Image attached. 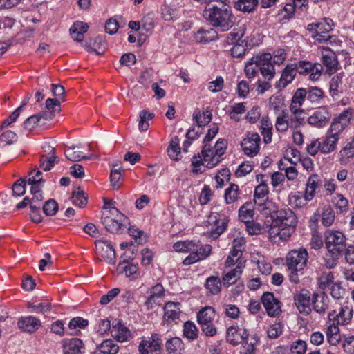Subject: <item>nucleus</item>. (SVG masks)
I'll return each instance as SVG.
<instances>
[{
	"label": "nucleus",
	"instance_id": "obj_25",
	"mask_svg": "<svg viewBox=\"0 0 354 354\" xmlns=\"http://www.w3.org/2000/svg\"><path fill=\"white\" fill-rule=\"evenodd\" d=\"M269 189L267 184L261 183L257 185L254 192V202L257 205L263 206L268 201Z\"/></svg>",
	"mask_w": 354,
	"mask_h": 354
},
{
	"label": "nucleus",
	"instance_id": "obj_40",
	"mask_svg": "<svg viewBox=\"0 0 354 354\" xmlns=\"http://www.w3.org/2000/svg\"><path fill=\"white\" fill-rule=\"evenodd\" d=\"M217 38V34L212 28L208 30L199 29L195 35V39L198 42L207 43L214 41Z\"/></svg>",
	"mask_w": 354,
	"mask_h": 354
},
{
	"label": "nucleus",
	"instance_id": "obj_51",
	"mask_svg": "<svg viewBox=\"0 0 354 354\" xmlns=\"http://www.w3.org/2000/svg\"><path fill=\"white\" fill-rule=\"evenodd\" d=\"M239 196V186L231 184L225 191V200L227 204H231L237 201Z\"/></svg>",
	"mask_w": 354,
	"mask_h": 354
},
{
	"label": "nucleus",
	"instance_id": "obj_45",
	"mask_svg": "<svg viewBox=\"0 0 354 354\" xmlns=\"http://www.w3.org/2000/svg\"><path fill=\"white\" fill-rule=\"evenodd\" d=\"M180 140L177 136L174 137L167 147V153L169 158L174 160H178L180 156V148L179 147Z\"/></svg>",
	"mask_w": 354,
	"mask_h": 354
},
{
	"label": "nucleus",
	"instance_id": "obj_10",
	"mask_svg": "<svg viewBox=\"0 0 354 354\" xmlns=\"http://www.w3.org/2000/svg\"><path fill=\"white\" fill-rule=\"evenodd\" d=\"M248 337V330L243 326H231L227 328L226 340L232 346L247 342Z\"/></svg>",
	"mask_w": 354,
	"mask_h": 354
},
{
	"label": "nucleus",
	"instance_id": "obj_6",
	"mask_svg": "<svg viewBox=\"0 0 354 354\" xmlns=\"http://www.w3.org/2000/svg\"><path fill=\"white\" fill-rule=\"evenodd\" d=\"M162 337L159 333H152L142 339L138 345L139 354H160L162 350Z\"/></svg>",
	"mask_w": 354,
	"mask_h": 354
},
{
	"label": "nucleus",
	"instance_id": "obj_55",
	"mask_svg": "<svg viewBox=\"0 0 354 354\" xmlns=\"http://www.w3.org/2000/svg\"><path fill=\"white\" fill-rule=\"evenodd\" d=\"M193 118L198 127L201 128L209 124L212 117L211 112H196L194 113Z\"/></svg>",
	"mask_w": 354,
	"mask_h": 354
},
{
	"label": "nucleus",
	"instance_id": "obj_38",
	"mask_svg": "<svg viewBox=\"0 0 354 354\" xmlns=\"http://www.w3.org/2000/svg\"><path fill=\"white\" fill-rule=\"evenodd\" d=\"M319 180V176L317 174H313L308 178L304 194L306 201H310L315 196Z\"/></svg>",
	"mask_w": 354,
	"mask_h": 354
},
{
	"label": "nucleus",
	"instance_id": "obj_14",
	"mask_svg": "<svg viewBox=\"0 0 354 354\" xmlns=\"http://www.w3.org/2000/svg\"><path fill=\"white\" fill-rule=\"evenodd\" d=\"M54 116V112H37L24 121V127L26 129L32 131L38 127L45 125L48 121L53 120Z\"/></svg>",
	"mask_w": 354,
	"mask_h": 354
},
{
	"label": "nucleus",
	"instance_id": "obj_17",
	"mask_svg": "<svg viewBox=\"0 0 354 354\" xmlns=\"http://www.w3.org/2000/svg\"><path fill=\"white\" fill-rule=\"evenodd\" d=\"M295 304L300 313L305 315L311 312L310 293L307 290H301L294 295Z\"/></svg>",
	"mask_w": 354,
	"mask_h": 354
},
{
	"label": "nucleus",
	"instance_id": "obj_5",
	"mask_svg": "<svg viewBox=\"0 0 354 354\" xmlns=\"http://www.w3.org/2000/svg\"><path fill=\"white\" fill-rule=\"evenodd\" d=\"M111 215L115 218H112L110 216L102 218V223L106 229L111 232L118 233L123 232L127 228L126 223L127 218L117 208L111 209Z\"/></svg>",
	"mask_w": 354,
	"mask_h": 354
},
{
	"label": "nucleus",
	"instance_id": "obj_18",
	"mask_svg": "<svg viewBox=\"0 0 354 354\" xmlns=\"http://www.w3.org/2000/svg\"><path fill=\"white\" fill-rule=\"evenodd\" d=\"M207 222L209 224H214L211 231V236L215 239L226 230L228 218L227 217L221 218V215L216 212H213L209 215Z\"/></svg>",
	"mask_w": 354,
	"mask_h": 354
},
{
	"label": "nucleus",
	"instance_id": "obj_63",
	"mask_svg": "<svg viewBox=\"0 0 354 354\" xmlns=\"http://www.w3.org/2000/svg\"><path fill=\"white\" fill-rule=\"evenodd\" d=\"M248 42L246 41L244 42L243 44L239 43L232 45V47L230 49L231 55L233 57L242 58L245 54L248 48Z\"/></svg>",
	"mask_w": 354,
	"mask_h": 354
},
{
	"label": "nucleus",
	"instance_id": "obj_16",
	"mask_svg": "<svg viewBox=\"0 0 354 354\" xmlns=\"http://www.w3.org/2000/svg\"><path fill=\"white\" fill-rule=\"evenodd\" d=\"M272 59V56L270 53H264L259 56V71L264 79L268 81L272 80L275 75V68Z\"/></svg>",
	"mask_w": 354,
	"mask_h": 354
},
{
	"label": "nucleus",
	"instance_id": "obj_24",
	"mask_svg": "<svg viewBox=\"0 0 354 354\" xmlns=\"http://www.w3.org/2000/svg\"><path fill=\"white\" fill-rule=\"evenodd\" d=\"M326 326V335L327 342L331 346L337 345L341 341L339 325L328 320Z\"/></svg>",
	"mask_w": 354,
	"mask_h": 354
},
{
	"label": "nucleus",
	"instance_id": "obj_3",
	"mask_svg": "<svg viewBox=\"0 0 354 354\" xmlns=\"http://www.w3.org/2000/svg\"><path fill=\"white\" fill-rule=\"evenodd\" d=\"M212 247L209 244H203L200 241L192 240L189 248V254L183 260L184 266H189L206 259L210 256Z\"/></svg>",
	"mask_w": 354,
	"mask_h": 354
},
{
	"label": "nucleus",
	"instance_id": "obj_11",
	"mask_svg": "<svg viewBox=\"0 0 354 354\" xmlns=\"http://www.w3.org/2000/svg\"><path fill=\"white\" fill-rule=\"evenodd\" d=\"M96 252L104 261L109 264L115 262V251L109 241L99 239L95 241Z\"/></svg>",
	"mask_w": 354,
	"mask_h": 354
},
{
	"label": "nucleus",
	"instance_id": "obj_12",
	"mask_svg": "<svg viewBox=\"0 0 354 354\" xmlns=\"http://www.w3.org/2000/svg\"><path fill=\"white\" fill-rule=\"evenodd\" d=\"M260 140L257 133H248L241 142L243 153L250 157L255 156L259 151Z\"/></svg>",
	"mask_w": 354,
	"mask_h": 354
},
{
	"label": "nucleus",
	"instance_id": "obj_44",
	"mask_svg": "<svg viewBox=\"0 0 354 354\" xmlns=\"http://www.w3.org/2000/svg\"><path fill=\"white\" fill-rule=\"evenodd\" d=\"M183 332V336L189 341L198 338V330L194 323L191 321H187L184 323Z\"/></svg>",
	"mask_w": 354,
	"mask_h": 354
},
{
	"label": "nucleus",
	"instance_id": "obj_33",
	"mask_svg": "<svg viewBox=\"0 0 354 354\" xmlns=\"http://www.w3.org/2000/svg\"><path fill=\"white\" fill-rule=\"evenodd\" d=\"M243 267V264L241 262H239L234 269L225 273L223 277L224 286H230L234 284L240 278Z\"/></svg>",
	"mask_w": 354,
	"mask_h": 354
},
{
	"label": "nucleus",
	"instance_id": "obj_60",
	"mask_svg": "<svg viewBox=\"0 0 354 354\" xmlns=\"http://www.w3.org/2000/svg\"><path fill=\"white\" fill-rule=\"evenodd\" d=\"M123 171L122 166L115 165L110 174V181L113 188L120 187V179L121 177V171Z\"/></svg>",
	"mask_w": 354,
	"mask_h": 354
},
{
	"label": "nucleus",
	"instance_id": "obj_61",
	"mask_svg": "<svg viewBox=\"0 0 354 354\" xmlns=\"http://www.w3.org/2000/svg\"><path fill=\"white\" fill-rule=\"evenodd\" d=\"M17 140V134L12 131H6L0 136V147L12 145Z\"/></svg>",
	"mask_w": 354,
	"mask_h": 354
},
{
	"label": "nucleus",
	"instance_id": "obj_30",
	"mask_svg": "<svg viewBox=\"0 0 354 354\" xmlns=\"http://www.w3.org/2000/svg\"><path fill=\"white\" fill-rule=\"evenodd\" d=\"M83 343L78 338L66 340L63 344V354H82Z\"/></svg>",
	"mask_w": 354,
	"mask_h": 354
},
{
	"label": "nucleus",
	"instance_id": "obj_57",
	"mask_svg": "<svg viewBox=\"0 0 354 354\" xmlns=\"http://www.w3.org/2000/svg\"><path fill=\"white\" fill-rule=\"evenodd\" d=\"M283 233L286 234L285 229L281 227V225L279 223L275 224V220L274 219L269 229L270 235L273 237L279 236L280 239L286 241L290 236H286V235H283Z\"/></svg>",
	"mask_w": 354,
	"mask_h": 354
},
{
	"label": "nucleus",
	"instance_id": "obj_13",
	"mask_svg": "<svg viewBox=\"0 0 354 354\" xmlns=\"http://www.w3.org/2000/svg\"><path fill=\"white\" fill-rule=\"evenodd\" d=\"M147 293L148 297L145 302V305L147 310H151L156 306L161 305V301L165 297V288L160 283L152 286L149 288Z\"/></svg>",
	"mask_w": 354,
	"mask_h": 354
},
{
	"label": "nucleus",
	"instance_id": "obj_47",
	"mask_svg": "<svg viewBox=\"0 0 354 354\" xmlns=\"http://www.w3.org/2000/svg\"><path fill=\"white\" fill-rule=\"evenodd\" d=\"M258 0H239L234 4V8L243 12H252L258 5Z\"/></svg>",
	"mask_w": 354,
	"mask_h": 354
},
{
	"label": "nucleus",
	"instance_id": "obj_22",
	"mask_svg": "<svg viewBox=\"0 0 354 354\" xmlns=\"http://www.w3.org/2000/svg\"><path fill=\"white\" fill-rule=\"evenodd\" d=\"M330 299L325 292L314 293L312 298L313 309L319 314H325L329 308Z\"/></svg>",
	"mask_w": 354,
	"mask_h": 354
},
{
	"label": "nucleus",
	"instance_id": "obj_36",
	"mask_svg": "<svg viewBox=\"0 0 354 354\" xmlns=\"http://www.w3.org/2000/svg\"><path fill=\"white\" fill-rule=\"evenodd\" d=\"M205 288L208 293L216 295L221 291L222 282L218 277L210 276L205 281Z\"/></svg>",
	"mask_w": 354,
	"mask_h": 354
},
{
	"label": "nucleus",
	"instance_id": "obj_58",
	"mask_svg": "<svg viewBox=\"0 0 354 354\" xmlns=\"http://www.w3.org/2000/svg\"><path fill=\"white\" fill-rule=\"evenodd\" d=\"M153 112H140L139 115L138 128L141 131H147L149 127V120L154 118Z\"/></svg>",
	"mask_w": 354,
	"mask_h": 354
},
{
	"label": "nucleus",
	"instance_id": "obj_53",
	"mask_svg": "<svg viewBox=\"0 0 354 354\" xmlns=\"http://www.w3.org/2000/svg\"><path fill=\"white\" fill-rule=\"evenodd\" d=\"M333 280L334 277L331 272H324L318 278L319 287L324 290L329 289L334 284Z\"/></svg>",
	"mask_w": 354,
	"mask_h": 354
},
{
	"label": "nucleus",
	"instance_id": "obj_23",
	"mask_svg": "<svg viewBox=\"0 0 354 354\" xmlns=\"http://www.w3.org/2000/svg\"><path fill=\"white\" fill-rule=\"evenodd\" d=\"M333 21L330 19H323L315 24H310L308 26V30L315 31L313 37L321 36L325 39V35L332 30Z\"/></svg>",
	"mask_w": 354,
	"mask_h": 354
},
{
	"label": "nucleus",
	"instance_id": "obj_8",
	"mask_svg": "<svg viewBox=\"0 0 354 354\" xmlns=\"http://www.w3.org/2000/svg\"><path fill=\"white\" fill-rule=\"evenodd\" d=\"M325 243L328 251L342 253L346 246V237L339 231H328L326 233Z\"/></svg>",
	"mask_w": 354,
	"mask_h": 354
},
{
	"label": "nucleus",
	"instance_id": "obj_43",
	"mask_svg": "<svg viewBox=\"0 0 354 354\" xmlns=\"http://www.w3.org/2000/svg\"><path fill=\"white\" fill-rule=\"evenodd\" d=\"M283 114L281 117H277L275 127L277 131L284 132L289 127H295V122L292 117L289 119L288 113L283 112Z\"/></svg>",
	"mask_w": 354,
	"mask_h": 354
},
{
	"label": "nucleus",
	"instance_id": "obj_62",
	"mask_svg": "<svg viewBox=\"0 0 354 354\" xmlns=\"http://www.w3.org/2000/svg\"><path fill=\"white\" fill-rule=\"evenodd\" d=\"M249 204H244L239 210L240 220L245 223L252 221L254 216V211L248 208Z\"/></svg>",
	"mask_w": 354,
	"mask_h": 354
},
{
	"label": "nucleus",
	"instance_id": "obj_49",
	"mask_svg": "<svg viewBox=\"0 0 354 354\" xmlns=\"http://www.w3.org/2000/svg\"><path fill=\"white\" fill-rule=\"evenodd\" d=\"M343 73L335 75L330 82V94L333 97L336 96L339 93L340 86L342 85Z\"/></svg>",
	"mask_w": 354,
	"mask_h": 354
},
{
	"label": "nucleus",
	"instance_id": "obj_26",
	"mask_svg": "<svg viewBox=\"0 0 354 354\" xmlns=\"http://www.w3.org/2000/svg\"><path fill=\"white\" fill-rule=\"evenodd\" d=\"M117 270L119 274H124L126 277L134 279L137 277L138 266L129 261H120L118 266Z\"/></svg>",
	"mask_w": 354,
	"mask_h": 354
},
{
	"label": "nucleus",
	"instance_id": "obj_46",
	"mask_svg": "<svg viewBox=\"0 0 354 354\" xmlns=\"http://www.w3.org/2000/svg\"><path fill=\"white\" fill-rule=\"evenodd\" d=\"M259 71V56L252 58L250 61L245 64L244 71L245 75L249 79L254 78Z\"/></svg>",
	"mask_w": 354,
	"mask_h": 354
},
{
	"label": "nucleus",
	"instance_id": "obj_27",
	"mask_svg": "<svg viewBox=\"0 0 354 354\" xmlns=\"http://www.w3.org/2000/svg\"><path fill=\"white\" fill-rule=\"evenodd\" d=\"M245 26H239V28H234L227 36L226 41L230 45L236 44L239 43L243 44L248 41V37L245 36Z\"/></svg>",
	"mask_w": 354,
	"mask_h": 354
},
{
	"label": "nucleus",
	"instance_id": "obj_48",
	"mask_svg": "<svg viewBox=\"0 0 354 354\" xmlns=\"http://www.w3.org/2000/svg\"><path fill=\"white\" fill-rule=\"evenodd\" d=\"M88 324V320L81 317L73 318L68 323V329L71 331L68 334L71 335H77V330L84 328Z\"/></svg>",
	"mask_w": 354,
	"mask_h": 354
},
{
	"label": "nucleus",
	"instance_id": "obj_39",
	"mask_svg": "<svg viewBox=\"0 0 354 354\" xmlns=\"http://www.w3.org/2000/svg\"><path fill=\"white\" fill-rule=\"evenodd\" d=\"M215 317V310L212 306H205L197 313L198 324L212 322Z\"/></svg>",
	"mask_w": 354,
	"mask_h": 354
},
{
	"label": "nucleus",
	"instance_id": "obj_50",
	"mask_svg": "<svg viewBox=\"0 0 354 354\" xmlns=\"http://www.w3.org/2000/svg\"><path fill=\"white\" fill-rule=\"evenodd\" d=\"M261 133L263 136V141L266 144L270 143L272 141V124L268 119H266L264 118H263V119L261 120Z\"/></svg>",
	"mask_w": 354,
	"mask_h": 354
},
{
	"label": "nucleus",
	"instance_id": "obj_41",
	"mask_svg": "<svg viewBox=\"0 0 354 354\" xmlns=\"http://www.w3.org/2000/svg\"><path fill=\"white\" fill-rule=\"evenodd\" d=\"M49 149V153L51 154L50 156H41L40 158V167L44 171L50 170L55 165V162H57V156L55 155V150L54 148L48 147Z\"/></svg>",
	"mask_w": 354,
	"mask_h": 354
},
{
	"label": "nucleus",
	"instance_id": "obj_31",
	"mask_svg": "<svg viewBox=\"0 0 354 354\" xmlns=\"http://www.w3.org/2000/svg\"><path fill=\"white\" fill-rule=\"evenodd\" d=\"M180 304L178 302L169 301L164 306V319L167 322H172L178 318L180 313Z\"/></svg>",
	"mask_w": 354,
	"mask_h": 354
},
{
	"label": "nucleus",
	"instance_id": "obj_34",
	"mask_svg": "<svg viewBox=\"0 0 354 354\" xmlns=\"http://www.w3.org/2000/svg\"><path fill=\"white\" fill-rule=\"evenodd\" d=\"M307 95V91L305 88H300L295 91L292 102L290 106V111H304L301 109L304 102L305 101Z\"/></svg>",
	"mask_w": 354,
	"mask_h": 354
},
{
	"label": "nucleus",
	"instance_id": "obj_56",
	"mask_svg": "<svg viewBox=\"0 0 354 354\" xmlns=\"http://www.w3.org/2000/svg\"><path fill=\"white\" fill-rule=\"evenodd\" d=\"M214 152L215 150L214 147H211L209 143L203 144L201 153L205 161L211 160L212 162L216 161L218 162L219 161V158H217V156H216Z\"/></svg>",
	"mask_w": 354,
	"mask_h": 354
},
{
	"label": "nucleus",
	"instance_id": "obj_28",
	"mask_svg": "<svg viewBox=\"0 0 354 354\" xmlns=\"http://www.w3.org/2000/svg\"><path fill=\"white\" fill-rule=\"evenodd\" d=\"M111 333L112 337L120 342L128 340L130 337V331L120 321H117L115 324H113Z\"/></svg>",
	"mask_w": 354,
	"mask_h": 354
},
{
	"label": "nucleus",
	"instance_id": "obj_9",
	"mask_svg": "<svg viewBox=\"0 0 354 354\" xmlns=\"http://www.w3.org/2000/svg\"><path fill=\"white\" fill-rule=\"evenodd\" d=\"M353 315V309L348 304L343 305L337 310H333L329 312L328 320L339 325H347L352 319Z\"/></svg>",
	"mask_w": 354,
	"mask_h": 354
},
{
	"label": "nucleus",
	"instance_id": "obj_4",
	"mask_svg": "<svg viewBox=\"0 0 354 354\" xmlns=\"http://www.w3.org/2000/svg\"><path fill=\"white\" fill-rule=\"evenodd\" d=\"M275 224L279 223L281 227L285 229L286 234L283 235L290 236L295 230V227L297 223V216L294 212L290 209H280L276 212Z\"/></svg>",
	"mask_w": 354,
	"mask_h": 354
},
{
	"label": "nucleus",
	"instance_id": "obj_35",
	"mask_svg": "<svg viewBox=\"0 0 354 354\" xmlns=\"http://www.w3.org/2000/svg\"><path fill=\"white\" fill-rule=\"evenodd\" d=\"M330 118L329 112H315L308 118V123L316 127H322L328 123Z\"/></svg>",
	"mask_w": 354,
	"mask_h": 354
},
{
	"label": "nucleus",
	"instance_id": "obj_32",
	"mask_svg": "<svg viewBox=\"0 0 354 354\" xmlns=\"http://www.w3.org/2000/svg\"><path fill=\"white\" fill-rule=\"evenodd\" d=\"M338 139L339 138H336L327 132L324 138L319 139L321 153L327 154L333 151L335 149Z\"/></svg>",
	"mask_w": 354,
	"mask_h": 354
},
{
	"label": "nucleus",
	"instance_id": "obj_29",
	"mask_svg": "<svg viewBox=\"0 0 354 354\" xmlns=\"http://www.w3.org/2000/svg\"><path fill=\"white\" fill-rule=\"evenodd\" d=\"M184 349V343L180 337H171L165 342V350L167 354H183Z\"/></svg>",
	"mask_w": 354,
	"mask_h": 354
},
{
	"label": "nucleus",
	"instance_id": "obj_59",
	"mask_svg": "<svg viewBox=\"0 0 354 354\" xmlns=\"http://www.w3.org/2000/svg\"><path fill=\"white\" fill-rule=\"evenodd\" d=\"M322 223L324 226H330L335 220V212L330 206H326L322 214Z\"/></svg>",
	"mask_w": 354,
	"mask_h": 354
},
{
	"label": "nucleus",
	"instance_id": "obj_15",
	"mask_svg": "<svg viewBox=\"0 0 354 354\" xmlns=\"http://www.w3.org/2000/svg\"><path fill=\"white\" fill-rule=\"evenodd\" d=\"M262 304L270 317H277L281 313L280 301L272 292H265L261 297Z\"/></svg>",
	"mask_w": 354,
	"mask_h": 354
},
{
	"label": "nucleus",
	"instance_id": "obj_21",
	"mask_svg": "<svg viewBox=\"0 0 354 354\" xmlns=\"http://www.w3.org/2000/svg\"><path fill=\"white\" fill-rule=\"evenodd\" d=\"M322 61L323 65L326 68L327 73L331 75L336 72L338 61L333 51L329 49L324 50L322 53Z\"/></svg>",
	"mask_w": 354,
	"mask_h": 354
},
{
	"label": "nucleus",
	"instance_id": "obj_54",
	"mask_svg": "<svg viewBox=\"0 0 354 354\" xmlns=\"http://www.w3.org/2000/svg\"><path fill=\"white\" fill-rule=\"evenodd\" d=\"M119 347L111 339L104 340L99 346V351L103 354H116Z\"/></svg>",
	"mask_w": 354,
	"mask_h": 354
},
{
	"label": "nucleus",
	"instance_id": "obj_42",
	"mask_svg": "<svg viewBox=\"0 0 354 354\" xmlns=\"http://www.w3.org/2000/svg\"><path fill=\"white\" fill-rule=\"evenodd\" d=\"M65 156L68 160L72 162H78L83 159H93L97 156H86L76 147H69L65 151Z\"/></svg>",
	"mask_w": 354,
	"mask_h": 354
},
{
	"label": "nucleus",
	"instance_id": "obj_7",
	"mask_svg": "<svg viewBox=\"0 0 354 354\" xmlns=\"http://www.w3.org/2000/svg\"><path fill=\"white\" fill-rule=\"evenodd\" d=\"M292 65L296 73L302 75L309 74L310 79L313 81H316L320 77L323 70L322 64L318 63L313 64L310 62L305 60H300L292 64Z\"/></svg>",
	"mask_w": 354,
	"mask_h": 354
},
{
	"label": "nucleus",
	"instance_id": "obj_52",
	"mask_svg": "<svg viewBox=\"0 0 354 354\" xmlns=\"http://www.w3.org/2000/svg\"><path fill=\"white\" fill-rule=\"evenodd\" d=\"M295 12V5L291 3H286L284 7L278 12V16L281 21H286L292 18Z\"/></svg>",
	"mask_w": 354,
	"mask_h": 354
},
{
	"label": "nucleus",
	"instance_id": "obj_19",
	"mask_svg": "<svg viewBox=\"0 0 354 354\" xmlns=\"http://www.w3.org/2000/svg\"><path fill=\"white\" fill-rule=\"evenodd\" d=\"M41 325V321L33 316L21 317L17 322L19 328L28 333H33L37 330Z\"/></svg>",
	"mask_w": 354,
	"mask_h": 354
},
{
	"label": "nucleus",
	"instance_id": "obj_20",
	"mask_svg": "<svg viewBox=\"0 0 354 354\" xmlns=\"http://www.w3.org/2000/svg\"><path fill=\"white\" fill-rule=\"evenodd\" d=\"M296 75L292 64H287L282 71L280 79L276 82V88L279 90L285 88L294 80Z\"/></svg>",
	"mask_w": 354,
	"mask_h": 354
},
{
	"label": "nucleus",
	"instance_id": "obj_64",
	"mask_svg": "<svg viewBox=\"0 0 354 354\" xmlns=\"http://www.w3.org/2000/svg\"><path fill=\"white\" fill-rule=\"evenodd\" d=\"M290 351L292 354H305L307 351V344L301 339L296 340L290 345Z\"/></svg>",
	"mask_w": 354,
	"mask_h": 354
},
{
	"label": "nucleus",
	"instance_id": "obj_2",
	"mask_svg": "<svg viewBox=\"0 0 354 354\" xmlns=\"http://www.w3.org/2000/svg\"><path fill=\"white\" fill-rule=\"evenodd\" d=\"M309 255L306 249L300 248L290 250L286 257V265L289 271V280L297 284L300 277L304 274V270L307 266Z\"/></svg>",
	"mask_w": 354,
	"mask_h": 354
},
{
	"label": "nucleus",
	"instance_id": "obj_1",
	"mask_svg": "<svg viewBox=\"0 0 354 354\" xmlns=\"http://www.w3.org/2000/svg\"><path fill=\"white\" fill-rule=\"evenodd\" d=\"M203 17L213 27L223 32L229 30L234 24L232 10L222 2L207 3L203 11Z\"/></svg>",
	"mask_w": 354,
	"mask_h": 354
},
{
	"label": "nucleus",
	"instance_id": "obj_37",
	"mask_svg": "<svg viewBox=\"0 0 354 354\" xmlns=\"http://www.w3.org/2000/svg\"><path fill=\"white\" fill-rule=\"evenodd\" d=\"M88 25L82 21H76L70 28V34L72 38L77 41H82L84 34L88 30Z\"/></svg>",
	"mask_w": 354,
	"mask_h": 354
}]
</instances>
